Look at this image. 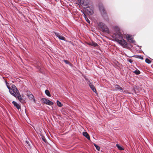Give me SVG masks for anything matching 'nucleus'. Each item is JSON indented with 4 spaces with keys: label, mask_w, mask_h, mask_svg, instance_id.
Instances as JSON below:
<instances>
[{
    "label": "nucleus",
    "mask_w": 153,
    "mask_h": 153,
    "mask_svg": "<svg viewBox=\"0 0 153 153\" xmlns=\"http://www.w3.org/2000/svg\"><path fill=\"white\" fill-rule=\"evenodd\" d=\"M115 32L113 33L112 37L114 39V41L117 42L123 48L129 49L133 47L129 43H128L123 38V36L119 28L117 26L114 27Z\"/></svg>",
    "instance_id": "f257e3e1"
},
{
    "label": "nucleus",
    "mask_w": 153,
    "mask_h": 153,
    "mask_svg": "<svg viewBox=\"0 0 153 153\" xmlns=\"http://www.w3.org/2000/svg\"><path fill=\"white\" fill-rule=\"evenodd\" d=\"M99 9L101 12L102 17L104 20L107 22L109 21L108 16L104 7L102 5L99 6Z\"/></svg>",
    "instance_id": "f03ea898"
},
{
    "label": "nucleus",
    "mask_w": 153,
    "mask_h": 153,
    "mask_svg": "<svg viewBox=\"0 0 153 153\" xmlns=\"http://www.w3.org/2000/svg\"><path fill=\"white\" fill-rule=\"evenodd\" d=\"M85 12L89 16L92 15L94 13V7L92 6L84 7Z\"/></svg>",
    "instance_id": "7ed1b4c3"
},
{
    "label": "nucleus",
    "mask_w": 153,
    "mask_h": 153,
    "mask_svg": "<svg viewBox=\"0 0 153 153\" xmlns=\"http://www.w3.org/2000/svg\"><path fill=\"white\" fill-rule=\"evenodd\" d=\"M98 26L102 29L103 32L109 33L110 32L109 29L108 27L103 23L99 22Z\"/></svg>",
    "instance_id": "20e7f679"
},
{
    "label": "nucleus",
    "mask_w": 153,
    "mask_h": 153,
    "mask_svg": "<svg viewBox=\"0 0 153 153\" xmlns=\"http://www.w3.org/2000/svg\"><path fill=\"white\" fill-rule=\"evenodd\" d=\"M42 100L43 101V103L44 104L47 105L51 106L53 104V103L52 102L46 98H42Z\"/></svg>",
    "instance_id": "39448f33"
},
{
    "label": "nucleus",
    "mask_w": 153,
    "mask_h": 153,
    "mask_svg": "<svg viewBox=\"0 0 153 153\" xmlns=\"http://www.w3.org/2000/svg\"><path fill=\"white\" fill-rule=\"evenodd\" d=\"M54 33L56 36L59 39L62 40L64 41L65 42H68V41L66 39H65V38L59 33L56 32H55Z\"/></svg>",
    "instance_id": "423d86ee"
},
{
    "label": "nucleus",
    "mask_w": 153,
    "mask_h": 153,
    "mask_svg": "<svg viewBox=\"0 0 153 153\" xmlns=\"http://www.w3.org/2000/svg\"><path fill=\"white\" fill-rule=\"evenodd\" d=\"M15 96H13L16 98H17L19 101L22 103H24L25 102V100L22 98L21 97V96L20 95L19 91L18 92V93H15Z\"/></svg>",
    "instance_id": "0eeeda50"
},
{
    "label": "nucleus",
    "mask_w": 153,
    "mask_h": 153,
    "mask_svg": "<svg viewBox=\"0 0 153 153\" xmlns=\"http://www.w3.org/2000/svg\"><path fill=\"white\" fill-rule=\"evenodd\" d=\"M79 2L84 6L88 7L89 6V3L84 0H78Z\"/></svg>",
    "instance_id": "6e6552de"
},
{
    "label": "nucleus",
    "mask_w": 153,
    "mask_h": 153,
    "mask_svg": "<svg viewBox=\"0 0 153 153\" xmlns=\"http://www.w3.org/2000/svg\"><path fill=\"white\" fill-rule=\"evenodd\" d=\"M89 86L90 88L94 92H95V93L96 94H97L95 88L92 83H90V84L89 85Z\"/></svg>",
    "instance_id": "1a4fd4ad"
},
{
    "label": "nucleus",
    "mask_w": 153,
    "mask_h": 153,
    "mask_svg": "<svg viewBox=\"0 0 153 153\" xmlns=\"http://www.w3.org/2000/svg\"><path fill=\"white\" fill-rule=\"evenodd\" d=\"M11 88L12 89V91L14 93H18V92L19 91L17 88L16 87V86L13 84L12 85H11Z\"/></svg>",
    "instance_id": "9d476101"
},
{
    "label": "nucleus",
    "mask_w": 153,
    "mask_h": 153,
    "mask_svg": "<svg viewBox=\"0 0 153 153\" xmlns=\"http://www.w3.org/2000/svg\"><path fill=\"white\" fill-rule=\"evenodd\" d=\"M12 103L19 110L21 108V106L15 101H13Z\"/></svg>",
    "instance_id": "9b49d317"
},
{
    "label": "nucleus",
    "mask_w": 153,
    "mask_h": 153,
    "mask_svg": "<svg viewBox=\"0 0 153 153\" xmlns=\"http://www.w3.org/2000/svg\"><path fill=\"white\" fill-rule=\"evenodd\" d=\"M83 135L88 140H90V138L89 134L86 132H82Z\"/></svg>",
    "instance_id": "f8f14e48"
},
{
    "label": "nucleus",
    "mask_w": 153,
    "mask_h": 153,
    "mask_svg": "<svg viewBox=\"0 0 153 153\" xmlns=\"http://www.w3.org/2000/svg\"><path fill=\"white\" fill-rule=\"evenodd\" d=\"M115 88L117 90H119V91L121 92H122L123 91V89L118 85L116 84L115 85Z\"/></svg>",
    "instance_id": "ddd939ff"
},
{
    "label": "nucleus",
    "mask_w": 153,
    "mask_h": 153,
    "mask_svg": "<svg viewBox=\"0 0 153 153\" xmlns=\"http://www.w3.org/2000/svg\"><path fill=\"white\" fill-rule=\"evenodd\" d=\"M127 56L129 57H135L136 58L140 59L142 60L143 59V56H142L141 55H133L131 56Z\"/></svg>",
    "instance_id": "4468645a"
},
{
    "label": "nucleus",
    "mask_w": 153,
    "mask_h": 153,
    "mask_svg": "<svg viewBox=\"0 0 153 153\" xmlns=\"http://www.w3.org/2000/svg\"><path fill=\"white\" fill-rule=\"evenodd\" d=\"M27 95H28L29 98L30 100H31L33 99L34 102H35V99L34 98V96L33 94H28Z\"/></svg>",
    "instance_id": "2eb2a0df"
},
{
    "label": "nucleus",
    "mask_w": 153,
    "mask_h": 153,
    "mask_svg": "<svg viewBox=\"0 0 153 153\" xmlns=\"http://www.w3.org/2000/svg\"><path fill=\"white\" fill-rule=\"evenodd\" d=\"M89 45L94 47L98 46V45L97 44L94 42H92L90 43Z\"/></svg>",
    "instance_id": "dca6fc26"
},
{
    "label": "nucleus",
    "mask_w": 153,
    "mask_h": 153,
    "mask_svg": "<svg viewBox=\"0 0 153 153\" xmlns=\"http://www.w3.org/2000/svg\"><path fill=\"white\" fill-rule=\"evenodd\" d=\"M116 147L117 148L120 150H123L124 149L123 147L122 146H120V145L118 144H117L116 145Z\"/></svg>",
    "instance_id": "f3484780"
},
{
    "label": "nucleus",
    "mask_w": 153,
    "mask_h": 153,
    "mask_svg": "<svg viewBox=\"0 0 153 153\" xmlns=\"http://www.w3.org/2000/svg\"><path fill=\"white\" fill-rule=\"evenodd\" d=\"M45 93L47 96L49 97H50L51 96V94L48 90L47 89L45 91Z\"/></svg>",
    "instance_id": "a211bd4d"
},
{
    "label": "nucleus",
    "mask_w": 153,
    "mask_h": 153,
    "mask_svg": "<svg viewBox=\"0 0 153 153\" xmlns=\"http://www.w3.org/2000/svg\"><path fill=\"white\" fill-rule=\"evenodd\" d=\"M133 38H132L131 39H129V41H128V42L130 43H132L133 44L135 45V43L136 42L134 40H133Z\"/></svg>",
    "instance_id": "6ab92c4d"
},
{
    "label": "nucleus",
    "mask_w": 153,
    "mask_h": 153,
    "mask_svg": "<svg viewBox=\"0 0 153 153\" xmlns=\"http://www.w3.org/2000/svg\"><path fill=\"white\" fill-rule=\"evenodd\" d=\"M64 62L66 64L69 65L71 67H72L73 66L72 64L70 62H69L67 60H64Z\"/></svg>",
    "instance_id": "aec40b11"
},
{
    "label": "nucleus",
    "mask_w": 153,
    "mask_h": 153,
    "mask_svg": "<svg viewBox=\"0 0 153 153\" xmlns=\"http://www.w3.org/2000/svg\"><path fill=\"white\" fill-rule=\"evenodd\" d=\"M133 73H134L137 75H138L140 74V71L138 70L137 69H136V70L133 71Z\"/></svg>",
    "instance_id": "412c9836"
},
{
    "label": "nucleus",
    "mask_w": 153,
    "mask_h": 153,
    "mask_svg": "<svg viewBox=\"0 0 153 153\" xmlns=\"http://www.w3.org/2000/svg\"><path fill=\"white\" fill-rule=\"evenodd\" d=\"M9 90V93L13 96H15V93H14L13 91H12V89L11 88H10L8 89Z\"/></svg>",
    "instance_id": "4be33fe9"
},
{
    "label": "nucleus",
    "mask_w": 153,
    "mask_h": 153,
    "mask_svg": "<svg viewBox=\"0 0 153 153\" xmlns=\"http://www.w3.org/2000/svg\"><path fill=\"white\" fill-rule=\"evenodd\" d=\"M56 103L58 106L60 107H62L63 105L61 102L59 100L57 101Z\"/></svg>",
    "instance_id": "5701e85b"
},
{
    "label": "nucleus",
    "mask_w": 153,
    "mask_h": 153,
    "mask_svg": "<svg viewBox=\"0 0 153 153\" xmlns=\"http://www.w3.org/2000/svg\"><path fill=\"white\" fill-rule=\"evenodd\" d=\"M94 145L95 147L96 148V149H97V150L98 151H100V148L99 147V146H98L95 143H94Z\"/></svg>",
    "instance_id": "b1692460"
},
{
    "label": "nucleus",
    "mask_w": 153,
    "mask_h": 153,
    "mask_svg": "<svg viewBox=\"0 0 153 153\" xmlns=\"http://www.w3.org/2000/svg\"><path fill=\"white\" fill-rule=\"evenodd\" d=\"M132 38V36L129 34H127L126 36V39L127 40V41H129V39H131Z\"/></svg>",
    "instance_id": "393cba45"
},
{
    "label": "nucleus",
    "mask_w": 153,
    "mask_h": 153,
    "mask_svg": "<svg viewBox=\"0 0 153 153\" xmlns=\"http://www.w3.org/2000/svg\"><path fill=\"white\" fill-rule=\"evenodd\" d=\"M145 62L148 64H150L151 63L152 61L148 58L145 59Z\"/></svg>",
    "instance_id": "a878e982"
},
{
    "label": "nucleus",
    "mask_w": 153,
    "mask_h": 153,
    "mask_svg": "<svg viewBox=\"0 0 153 153\" xmlns=\"http://www.w3.org/2000/svg\"><path fill=\"white\" fill-rule=\"evenodd\" d=\"M42 140L44 142H45L46 143H47V141L44 136H42Z\"/></svg>",
    "instance_id": "bb28decb"
},
{
    "label": "nucleus",
    "mask_w": 153,
    "mask_h": 153,
    "mask_svg": "<svg viewBox=\"0 0 153 153\" xmlns=\"http://www.w3.org/2000/svg\"><path fill=\"white\" fill-rule=\"evenodd\" d=\"M85 80L86 81L87 84H88V85L90 84V83H92L91 82L90 80L87 78H85Z\"/></svg>",
    "instance_id": "cd10ccee"
},
{
    "label": "nucleus",
    "mask_w": 153,
    "mask_h": 153,
    "mask_svg": "<svg viewBox=\"0 0 153 153\" xmlns=\"http://www.w3.org/2000/svg\"><path fill=\"white\" fill-rule=\"evenodd\" d=\"M85 80L86 81L87 84H88V85L90 84V83H92L91 82L90 80L87 78H85Z\"/></svg>",
    "instance_id": "c85d7f7f"
},
{
    "label": "nucleus",
    "mask_w": 153,
    "mask_h": 153,
    "mask_svg": "<svg viewBox=\"0 0 153 153\" xmlns=\"http://www.w3.org/2000/svg\"><path fill=\"white\" fill-rule=\"evenodd\" d=\"M127 61L131 64H134L132 60L131 59H127Z\"/></svg>",
    "instance_id": "c756f323"
},
{
    "label": "nucleus",
    "mask_w": 153,
    "mask_h": 153,
    "mask_svg": "<svg viewBox=\"0 0 153 153\" xmlns=\"http://www.w3.org/2000/svg\"><path fill=\"white\" fill-rule=\"evenodd\" d=\"M86 21V22L89 24H90V20L88 19L87 17H86V18H85V19Z\"/></svg>",
    "instance_id": "7c9ffc66"
},
{
    "label": "nucleus",
    "mask_w": 153,
    "mask_h": 153,
    "mask_svg": "<svg viewBox=\"0 0 153 153\" xmlns=\"http://www.w3.org/2000/svg\"><path fill=\"white\" fill-rule=\"evenodd\" d=\"M29 146H30V143H29V142L28 141H26L25 142Z\"/></svg>",
    "instance_id": "2f4dec72"
},
{
    "label": "nucleus",
    "mask_w": 153,
    "mask_h": 153,
    "mask_svg": "<svg viewBox=\"0 0 153 153\" xmlns=\"http://www.w3.org/2000/svg\"><path fill=\"white\" fill-rule=\"evenodd\" d=\"M6 85V86H7V88H8V89L10 88H11L10 87V86H9V84H7V85Z\"/></svg>",
    "instance_id": "473e14b6"
},
{
    "label": "nucleus",
    "mask_w": 153,
    "mask_h": 153,
    "mask_svg": "<svg viewBox=\"0 0 153 153\" xmlns=\"http://www.w3.org/2000/svg\"><path fill=\"white\" fill-rule=\"evenodd\" d=\"M5 84H6V85H7V84H9V83L6 80H5Z\"/></svg>",
    "instance_id": "72a5a7b5"
},
{
    "label": "nucleus",
    "mask_w": 153,
    "mask_h": 153,
    "mask_svg": "<svg viewBox=\"0 0 153 153\" xmlns=\"http://www.w3.org/2000/svg\"><path fill=\"white\" fill-rule=\"evenodd\" d=\"M83 14H84V16L85 19V18H86V17H87V16H86V15L84 13H83Z\"/></svg>",
    "instance_id": "f704fd0d"
},
{
    "label": "nucleus",
    "mask_w": 153,
    "mask_h": 153,
    "mask_svg": "<svg viewBox=\"0 0 153 153\" xmlns=\"http://www.w3.org/2000/svg\"><path fill=\"white\" fill-rule=\"evenodd\" d=\"M68 42L71 44L73 45V42H71V41H68Z\"/></svg>",
    "instance_id": "c9c22d12"
},
{
    "label": "nucleus",
    "mask_w": 153,
    "mask_h": 153,
    "mask_svg": "<svg viewBox=\"0 0 153 153\" xmlns=\"http://www.w3.org/2000/svg\"><path fill=\"white\" fill-rule=\"evenodd\" d=\"M136 46H137V47H140V46H139L138 45H136Z\"/></svg>",
    "instance_id": "e433bc0d"
},
{
    "label": "nucleus",
    "mask_w": 153,
    "mask_h": 153,
    "mask_svg": "<svg viewBox=\"0 0 153 153\" xmlns=\"http://www.w3.org/2000/svg\"><path fill=\"white\" fill-rule=\"evenodd\" d=\"M141 52H143V53L145 54L141 50Z\"/></svg>",
    "instance_id": "4c0bfd02"
},
{
    "label": "nucleus",
    "mask_w": 153,
    "mask_h": 153,
    "mask_svg": "<svg viewBox=\"0 0 153 153\" xmlns=\"http://www.w3.org/2000/svg\"><path fill=\"white\" fill-rule=\"evenodd\" d=\"M148 57L149 58V59H151L149 57Z\"/></svg>",
    "instance_id": "58836bf2"
}]
</instances>
